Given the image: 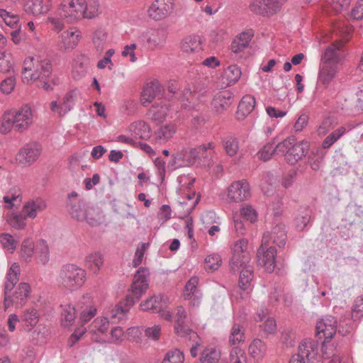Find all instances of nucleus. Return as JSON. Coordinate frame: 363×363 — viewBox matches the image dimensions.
Returning <instances> with one entry per match:
<instances>
[{"label": "nucleus", "instance_id": "1", "mask_svg": "<svg viewBox=\"0 0 363 363\" xmlns=\"http://www.w3.org/2000/svg\"><path fill=\"white\" fill-rule=\"evenodd\" d=\"M52 73V65L48 60H38L33 57H26L23 63L22 81L30 84L36 82L37 86L45 91H50L52 86L50 77Z\"/></svg>", "mask_w": 363, "mask_h": 363}, {"label": "nucleus", "instance_id": "2", "mask_svg": "<svg viewBox=\"0 0 363 363\" xmlns=\"http://www.w3.org/2000/svg\"><path fill=\"white\" fill-rule=\"evenodd\" d=\"M33 122V113L28 104L22 105L18 108L11 109L4 112L0 119V133L8 134L13 129L23 133L28 130Z\"/></svg>", "mask_w": 363, "mask_h": 363}, {"label": "nucleus", "instance_id": "3", "mask_svg": "<svg viewBox=\"0 0 363 363\" xmlns=\"http://www.w3.org/2000/svg\"><path fill=\"white\" fill-rule=\"evenodd\" d=\"M19 257L26 263L34 261L38 265L45 266L50 259V246L43 239L35 242L31 238H26L21 244Z\"/></svg>", "mask_w": 363, "mask_h": 363}, {"label": "nucleus", "instance_id": "4", "mask_svg": "<svg viewBox=\"0 0 363 363\" xmlns=\"http://www.w3.org/2000/svg\"><path fill=\"white\" fill-rule=\"evenodd\" d=\"M333 30L334 32L340 33L341 39L335 40L325 49L323 62L337 65L345 57L343 46L349 40V36L353 29L349 25L337 23L334 26Z\"/></svg>", "mask_w": 363, "mask_h": 363}, {"label": "nucleus", "instance_id": "5", "mask_svg": "<svg viewBox=\"0 0 363 363\" xmlns=\"http://www.w3.org/2000/svg\"><path fill=\"white\" fill-rule=\"evenodd\" d=\"M86 279V271L74 264H67L62 267L57 277V284L69 291H74L80 289Z\"/></svg>", "mask_w": 363, "mask_h": 363}, {"label": "nucleus", "instance_id": "6", "mask_svg": "<svg viewBox=\"0 0 363 363\" xmlns=\"http://www.w3.org/2000/svg\"><path fill=\"white\" fill-rule=\"evenodd\" d=\"M310 147L306 140L298 142L294 136L286 138L277 144V150L289 164L294 165L304 157Z\"/></svg>", "mask_w": 363, "mask_h": 363}, {"label": "nucleus", "instance_id": "7", "mask_svg": "<svg viewBox=\"0 0 363 363\" xmlns=\"http://www.w3.org/2000/svg\"><path fill=\"white\" fill-rule=\"evenodd\" d=\"M12 290L4 291V308L5 311L11 307L20 309L26 303L30 293V287L27 283H21L13 292Z\"/></svg>", "mask_w": 363, "mask_h": 363}, {"label": "nucleus", "instance_id": "8", "mask_svg": "<svg viewBox=\"0 0 363 363\" xmlns=\"http://www.w3.org/2000/svg\"><path fill=\"white\" fill-rule=\"evenodd\" d=\"M251 196L249 182L245 179L233 182L223 194L229 203H239L247 200Z\"/></svg>", "mask_w": 363, "mask_h": 363}, {"label": "nucleus", "instance_id": "9", "mask_svg": "<svg viewBox=\"0 0 363 363\" xmlns=\"http://www.w3.org/2000/svg\"><path fill=\"white\" fill-rule=\"evenodd\" d=\"M79 95L78 89L68 91L61 98L50 102V111L60 118L64 117L73 108Z\"/></svg>", "mask_w": 363, "mask_h": 363}, {"label": "nucleus", "instance_id": "10", "mask_svg": "<svg viewBox=\"0 0 363 363\" xmlns=\"http://www.w3.org/2000/svg\"><path fill=\"white\" fill-rule=\"evenodd\" d=\"M248 241L246 239L237 240L232 248L233 256L230 262V269L233 272H238L247 264L250 259L249 252L247 251Z\"/></svg>", "mask_w": 363, "mask_h": 363}, {"label": "nucleus", "instance_id": "11", "mask_svg": "<svg viewBox=\"0 0 363 363\" xmlns=\"http://www.w3.org/2000/svg\"><path fill=\"white\" fill-rule=\"evenodd\" d=\"M269 235H263L262 244L257 250L258 264L263 267L268 272H272L276 265L277 250L274 247H267Z\"/></svg>", "mask_w": 363, "mask_h": 363}, {"label": "nucleus", "instance_id": "12", "mask_svg": "<svg viewBox=\"0 0 363 363\" xmlns=\"http://www.w3.org/2000/svg\"><path fill=\"white\" fill-rule=\"evenodd\" d=\"M84 0H63L57 9L58 15L69 22L82 18Z\"/></svg>", "mask_w": 363, "mask_h": 363}, {"label": "nucleus", "instance_id": "13", "mask_svg": "<svg viewBox=\"0 0 363 363\" xmlns=\"http://www.w3.org/2000/svg\"><path fill=\"white\" fill-rule=\"evenodd\" d=\"M149 272L145 268H140L135 274L133 281L130 286L131 294L127 296L130 300L138 301L147 291L149 287Z\"/></svg>", "mask_w": 363, "mask_h": 363}, {"label": "nucleus", "instance_id": "14", "mask_svg": "<svg viewBox=\"0 0 363 363\" xmlns=\"http://www.w3.org/2000/svg\"><path fill=\"white\" fill-rule=\"evenodd\" d=\"M199 150L200 149H197L196 147L194 148L183 149L178 151L172 155L169 165H171L173 169L194 165L197 160L200 158L198 152Z\"/></svg>", "mask_w": 363, "mask_h": 363}, {"label": "nucleus", "instance_id": "15", "mask_svg": "<svg viewBox=\"0 0 363 363\" xmlns=\"http://www.w3.org/2000/svg\"><path fill=\"white\" fill-rule=\"evenodd\" d=\"M42 148L37 143H30L22 147L16 156L17 162L28 167L33 164L40 157Z\"/></svg>", "mask_w": 363, "mask_h": 363}, {"label": "nucleus", "instance_id": "16", "mask_svg": "<svg viewBox=\"0 0 363 363\" xmlns=\"http://www.w3.org/2000/svg\"><path fill=\"white\" fill-rule=\"evenodd\" d=\"M296 354L306 359L309 363H321L323 358L318 343L311 339H305L300 343Z\"/></svg>", "mask_w": 363, "mask_h": 363}, {"label": "nucleus", "instance_id": "17", "mask_svg": "<svg viewBox=\"0 0 363 363\" xmlns=\"http://www.w3.org/2000/svg\"><path fill=\"white\" fill-rule=\"evenodd\" d=\"M81 38V31L76 28H71L63 31L58 38L59 50L63 52L72 50L77 46Z\"/></svg>", "mask_w": 363, "mask_h": 363}, {"label": "nucleus", "instance_id": "18", "mask_svg": "<svg viewBox=\"0 0 363 363\" xmlns=\"http://www.w3.org/2000/svg\"><path fill=\"white\" fill-rule=\"evenodd\" d=\"M109 320L106 317H98L88 327V333L91 338L97 342H106Z\"/></svg>", "mask_w": 363, "mask_h": 363}, {"label": "nucleus", "instance_id": "19", "mask_svg": "<svg viewBox=\"0 0 363 363\" xmlns=\"http://www.w3.org/2000/svg\"><path fill=\"white\" fill-rule=\"evenodd\" d=\"M163 94V88L161 84L154 80L147 83L140 94V101L143 106H148L156 98H159Z\"/></svg>", "mask_w": 363, "mask_h": 363}, {"label": "nucleus", "instance_id": "20", "mask_svg": "<svg viewBox=\"0 0 363 363\" xmlns=\"http://www.w3.org/2000/svg\"><path fill=\"white\" fill-rule=\"evenodd\" d=\"M77 311L79 320L86 323L93 318L97 313L96 306L93 298L84 296L78 303Z\"/></svg>", "mask_w": 363, "mask_h": 363}, {"label": "nucleus", "instance_id": "21", "mask_svg": "<svg viewBox=\"0 0 363 363\" xmlns=\"http://www.w3.org/2000/svg\"><path fill=\"white\" fill-rule=\"evenodd\" d=\"M172 6L167 0H155L147 10L148 16L155 20L161 21L167 18L172 12Z\"/></svg>", "mask_w": 363, "mask_h": 363}, {"label": "nucleus", "instance_id": "22", "mask_svg": "<svg viewBox=\"0 0 363 363\" xmlns=\"http://www.w3.org/2000/svg\"><path fill=\"white\" fill-rule=\"evenodd\" d=\"M337 321L333 316H327L316 324V335L325 340L331 339L336 333Z\"/></svg>", "mask_w": 363, "mask_h": 363}, {"label": "nucleus", "instance_id": "23", "mask_svg": "<svg viewBox=\"0 0 363 363\" xmlns=\"http://www.w3.org/2000/svg\"><path fill=\"white\" fill-rule=\"evenodd\" d=\"M134 303L135 301L130 300V298L121 300L110 308L108 315L111 320L121 321L127 316L131 306Z\"/></svg>", "mask_w": 363, "mask_h": 363}, {"label": "nucleus", "instance_id": "24", "mask_svg": "<svg viewBox=\"0 0 363 363\" xmlns=\"http://www.w3.org/2000/svg\"><path fill=\"white\" fill-rule=\"evenodd\" d=\"M52 6V0H27L23 8L28 13L40 16L47 13Z\"/></svg>", "mask_w": 363, "mask_h": 363}, {"label": "nucleus", "instance_id": "25", "mask_svg": "<svg viewBox=\"0 0 363 363\" xmlns=\"http://www.w3.org/2000/svg\"><path fill=\"white\" fill-rule=\"evenodd\" d=\"M180 48L186 55L196 54L203 49L202 38L198 35H187L181 41Z\"/></svg>", "mask_w": 363, "mask_h": 363}, {"label": "nucleus", "instance_id": "26", "mask_svg": "<svg viewBox=\"0 0 363 363\" xmlns=\"http://www.w3.org/2000/svg\"><path fill=\"white\" fill-rule=\"evenodd\" d=\"M172 318H174V331L180 336L189 334L191 330L186 324V313L182 306H177L174 311H171Z\"/></svg>", "mask_w": 363, "mask_h": 363}, {"label": "nucleus", "instance_id": "27", "mask_svg": "<svg viewBox=\"0 0 363 363\" xmlns=\"http://www.w3.org/2000/svg\"><path fill=\"white\" fill-rule=\"evenodd\" d=\"M337 73V66L330 63H323L318 75V84L327 88L335 79Z\"/></svg>", "mask_w": 363, "mask_h": 363}, {"label": "nucleus", "instance_id": "28", "mask_svg": "<svg viewBox=\"0 0 363 363\" xmlns=\"http://www.w3.org/2000/svg\"><path fill=\"white\" fill-rule=\"evenodd\" d=\"M199 279L196 277H191L186 284L184 290V298L190 301L193 306H198L201 302V294L198 289Z\"/></svg>", "mask_w": 363, "mask_h": 363}, {"label": "nucleus", "instance_id": "29", "mask_svg": "<svg viewBox=\"0 0 363 363\" xmlns=\"http://www.w3.org/2000/svg\"><path fill=\"white\" fill-rule=\"evenodd\" d=\"M47 208L46 202L40 198L31 199L25 203L22 208V213L28 218L34 219Z\"/></svg>", "mask_w": 363, "mask_h": 363}, {"label": "nucleus", "instance_id": "30", "mask_svg": "<svg viewBox=\"0 0 363 363\" xmlns=\"http://www.w3.org/2000/svg\"><path fill=\"white\" fill-rule=\"evenodd\" d=\"M154 311L160 314L161 318L172 322V314L171 311L167 310L170 303L169 298L165 295L153 296Z\"/></svg>", "mask_w": 363, "mask_h": 363}, {"label": "nucleus", "instance_id": "31", "mask_svg": "<svg viewBox=\"0 0 363 363\" xmlns=\"http://www.w3.org/2000/svg\"><path fill=\"white\" fill-rule=\"evenodd\" d=\"M233 94L229 90H224L216 94L213 99L212 106L217 113H223L231 105Z\"/></svg>", "mask_w": 363, "mask_h": 363}, {"label": "nucleus", "instance_id": "32", "mask_svg": "<svg viewBox=\"0 0 363 363\" xmlns=\"http://www.w3.org/2000/svg\"><path fill=\"white\" fill-rule=\"evenodd\" d=\"M177 130V127L174 123L162 125L155 131V141L159 144H165L174 137Z\"/></svg>", "mask_w": 363, "mask_h": 363}, {"label": "nucleus", "instance_id": "33", "mask_svg": "<svg viewBox=\"0 0 363 363\" xmlns=\"http://www.w3.org/2000/svg\"><path fill=\"white\" fill-rule=\"evenodd\" d=\"M130 136L135 139L147 140L151 136V129L149 125L143 121L132 123L128 128Z\"/></svg>", "mask_w": 363, "mask_h": 363}, {"label": "nucleus", "instance_id": "34", "mask_svg": "<svg viewBox=\"0 0 363 363\" xmlns=\"http://www.w3.org/2000/svg\"><path fill=\"white\" fill-rule=\"evenodd\" d=\"M104 263V255L99 252H92L87 255L84 259V265L92 274L97 275Z\"/></svg>", "mask_w": 363, "mask_h": 363}, {"label": "nucleus", "instance_id": "35", "mask_svg": "<svg viewBox=\"0 0 363 363\" xmlns=\"http://www.w3.org/2000/svg\"><path fill=\"white\" fill-rule=\"evenodd\" d=\"M169 111V104L166 99L155 103L148 111L150 118L155 121H163Z\"/></svg>", "mask_w": 363, "mask_h": 363}, {"label": "nucleus", "instance_id": "36", "mask_svg": "<svg viewBox=\"0 0 363 363\" xmlns=\"http://www.w3.org/2000/svg\"><path fill=\"white\" fill-rule=\"evenodd\" d=\"M253 36L254 32L252 29L242 32L232 42L230 46L231 51L236 54L242 52L248 47Z\"/></svg>", "mask_w": 363, "mask_h": 363}, {"label": "nucleus", "instance_id": "37", "mask_svg": "<svg viewBox=\"0 0 363 363\" xmlns=\"http://www.w3.org/2000/svg\"><path fill=\"white\" fill-rule=\"evenodd\" d=\"M242 75L240 68L236 65L227 67L223 72L221 80L227 86H233L238 82Z\"/></svg>", "mask_w": 363, "mask_h": 363}, {"label": "nucleus", "instance_id": "38", "mask_svg": "<svg viewBox=\"0 0 363 363\" xmlns=\"http://www.w3.org/2000/svg\"><path fill=\"white\" fill-rule=\"evenodd\" d=\"M87 207L88 206L82 201L76 199H70L68 204V211L74 219L78 221H84L86 217L85 213Z\"/></svg>", "mask_w": 363, "mask_h": 363}, {"label": "nucleus", "instance_id": "39", "mask_svg": "<svg viewBox=\"0 0 363 363\" xmlns=\"http://www.w3.org/2000/svg\"><path fill=\"white\" fill-rule=\"evenodd\" d=\"M82 7L84 18L93 19L102 13L99 0H84Z\"/></svg>", "mask_w": 363, "mask_h": 363}, {"label": "nucleus", "instance_id": "40", "mask_svg": "<svg viewBox=\"0 0 363 363\" xmlns=\"http://www.w3.org/2000/svg\"><path fill=\"white\" fill-rule=\"evenodd\" d=\"M89 64V60L85 55L76 56L72 64V77L75 79H80L84 77L87 72Z\"/></svg>", "mask_w": 363, "mask_h": 363}, {"label": "nucleus", "instance_id": "41", "mask_svg": "<svg viewBox=\"0 0 363 363\" xmlns=\"http://www.w3.org/2000/svg\"><path fill=\"white\" fill-rule=\"evenodd\" d=\"M255 99L253 96L247 94L244 96L239 103L237 118L238 120H242L249 115L255 108Z\"/></svg>", "mask_w": 363, "mask_h": 363}, {"label": "nucleus", "instance_id": "42", "mask_svg": "<svg viewBox=\"0 0 363 363\" xmlns=\"http://www.w3.org/2000/svg\"><path fill=\"white\" fill-rule=\"evenodd\" d=\"M267 234L268 237V242L269 243V240H272V242L277 245L279 247H282L285 245L286 234L285 230V225L282 223L278 224L274 226L270 233L267 232L264 234L265 235Z\"/></svg>", "mask_w": 363, "mask_h": 363}, {"label": "nucleus", "instance_id": "43", "mask_svg": "<svg viewBox=\"0 0 363 363\" xmlns=\"http://www.w3.org/2000/svg\"><path fill=\"white\" fill-rule=\"evenodd\" d=\"M20 273L21 267L19 264L17 262L13 263L6 274L4 291L13 289L15 285L19 280Z\"/></svg>", "mask_w": 363, "mask_h": 363}, {"label": "nucleus", "instance_id": "44", "mask_svg": "<svg viewBox=\"0 0 363 363\" xmlns=\"http://www.w3.org/2000/svg\"><path fill=\"white\" fill-rule=\"evenodd\" d=\"M40 319L38 311L34 308H29L24 311L21 320L25 323L26 330L31 331L38 324Z\"/></svg>", "mask_w": 363, "mask_h": 363}, {"label": "nucleus", "instance_id": "45", "mask_svg": "<svg viewBox=\"0 0 363 363\" xmlns=\"http://www.w3.org/2000/svg\"><path fill=\"white\" fill-rule=\"evenodd\" d=\"M351 0H327L325 12L330 15H337L347 9Z\"/></svg>", "mask_w": 363, "mask_h": 363}, {"label": "nucleus", "instance_id": "46", "mask_svg": "<svg viewBox=\"0 0 363 363\" xmlns=\"http://www.w3.org/2000/svg\"><path fill=\"white\" fill-rule=\"evenodd\" d=\"M245 340V334L243 328L238 323L233 324L228 336L229 343L231 345H238L243 343Z\"/></svg>", "mask_w": 363, "mask_h": 363}, {"label": "nucleus", "instance_id": "47", "mask_svg": "<svg viewBox=\"0 0 363 363\" xmlns=\"http://www.w3.org/2000/svg\"><path fill=\"white\" fill-rule=\"evenodd\" d=\"M108 42V33L105 29L99 28L93 33L92 43L96 50L101 52Z\"/></svg>", "mask_w": 363, "mask_h": 363}, {"label": "nucleus", "instance_id": "48", "mask_svg": "<svg viewBox=\"0 0 363 363\" xmlns=\"http://www.w3.org/2000/svg\"><path fill=\"white\" fill-rule=\"evenodd\" d=\"M126 339L125 332L121 326L113 327L106 337V342L120 345Z\"/></svg>", "mask_w": 363, "mask_h": 363}, {"label": "nucleus", "instance_id": "49", "mask_svg": "<svg viewBox=\"0 0 363 363\" xmlns=\"http://www.w3.org/2000/svg\"><path fill=\"white\" fill-rule=\"evenodd\" d=\"M265 344L259 339L254 340L249 346V353L257 360L261 359L266 354Z\"/></svg>", "mask_w": 363, "mask_h": 363}, {"label": "nucleus", "instance_id": "50", "mask_svg": "<svg viewBox=\"0 0 363 363\" xmlns=\"http://www.w3.org/2000/svg\"><path fill=\"white\" fill-rule=\"evenodd\" d=\"M27 218V216H26L22 211L21 213H7L6 215V220L9 225L18 230L26 228Z\"/></svg>", "mask_w": 363, "mask_h": 363}, {"label": "nucleus", "instance_id": "51", "mask_svg": "<svg viewBox=\"0 0 363 363\" xmlns=\"http://www.w3.org/2000/svg\"><path fill=\"white\" fill-rule=\"evenodd\" d=\"M245 269L242 270L240 279H239V286L243 290L249 289L251 284V281L253 279V272L252 268L248 266L247 264L243 265Z\"/></svg>", "mask_w": 363, "mask_h": 363}, {"label": "nucleus", "instance_id": "52", "mask_svg": "<svg viewBox=\"0 0 363 363\" xmlns=\"http://www.w3.org/2000/svg\"><path fill=\"white\" fill-rule=\"evenodd\" d=\"M274 154L281 155L277 150V144L275 145L274 142H269L260 149L257 153V156L259 159L263 161H267Z\"/></svg>", "mask_w": 363, "mask_h": 363}, {"label": "nucleus", "instance_id": "53", "mask_svg": "<svg viewBox=\"0 0 363 363\" xmlns=\"http://www.w3.org/2000/svg\"><path fill=\"white\" fill-rule=\"evenodd\" d=\"M223 147L225 153L230 157L237 155L239 150L238 140L234 137H227L222 142Z\"/></svg>", "mask_w": 363, "mask_h": 363}, {"label": "nucleus", "instance_id": "54", "mask_svg": "<svg viewBox=\"0 0 363 363\" xmlns=\"http://www.w3.org/2000/svg\"><path fill=\"white\" fill-rule=\"evenodd\" d=\"M220 358V352L214 347H208L203 351L201 359L203 363H216Z\"/></svg>", "mask_w": 363, "mask_h": 363}, {"label": "nucleus", "instance_id": "55", "mask_svg": "<svg viewBox=\"0 0 363 363\" xmlns=\"http://www.w3.org/2000/svg\"><path fill=\"white\" fill-rule=\"evenodd\" d=\"M13 69V59L11 53L0 52V72L9 73Z\"/></svg>", "mask_w": 363, "mask_h": 363}, {"label": "nucleus", "instance_id": "56", "mask_svg": "<svg viewBox=\"0 0 363 363\" xmlns=\"http://www.w3.org/2000/svg\"><path fill=\"white\" fill-rule=\"evenodd\" d=\"M76 318V309L73 306H65L62 312V323L64 326L72 325Z\"/></svg>", "mask_w": 363, "mask_h": 363}, {"label": "nucleus", "instance_id": "57", "mask_svg": "<svg viewBox=\"0 0 363 363\" xmlns=\"http://www.w3.org/2000/svg\"><path fill=\"white\" fill-rule=\"evenodd\" d=\"M0 18L4 21L6 26L12 28L18 27L20 21L18 15L9 12L4 9H0Z\"/></svg>", "mask_w": 363, "mask_h": 363}, {"label": "nucleus", "instance_id": "58", "mask_svg": "<svg viewBox=\"0 0 363 363\" xmlns=\"http://www.w3.org/2000/svg\"><path fill=\"white\" fill-rule=\"evenodd\" d=\"M6 203L5 208L8 209L17 208L21 203L20 193L18 190L14 189L13 192L8 194L3 197Z\"/></svg>", "mask_w": 363, "mask_h": 363}, {"label": "nucleus", "instance_id": "59", "mask_svg": "<svg viewBox=\"0 0 363 363\" xmlns=\"http://www.w3.org/2000/svg\"><path fill=\"white\" fill-rule=\"evenodd\" d=\"M265 0H252L249 4L250 11L254 14L267 17Z\"/></svg>", "mask_w": 363, "mask_h": 363}, {"label": "nucleus", "instance_id": "60", "mask_svg": "<svg viewBox=\"0 0 363 363\" xmlns=\"http://www.w3.org/2000/svg\"><path fill=\"white\" fill-rule=\"evenodd\" d=\"M222 264V259L218 254H211L205 258L204 267L206 270L216 271Z\"/></svg>", "mask_w": 363, "mask_h": 363}, {"label": "nucleus", "instance_id": "61", "mask_svg": "<svg viewBox=\"0 0 363 363\" xmlns=\"http://www.w3.org/2000/svg\"><path fill=\"white\" fill-rule=\"evenodd\" d=\"M85 215L84 221L92 225L99 223L102 218L101 211L98 208L88 206Z\"/></svg>", "mask_w": 363, "mask_h": 363}, {"label": "nucleus", "instance_id": "62", "mask_svg": "<svg viewBox=\"0 0 363 363\" xmlns=\"http://www.w3.org/2000/svg\"><path fill=\"white\" fill-rule=\"evenodd\" d=\"M345 132L346 129L344 127H340L336 129L325 138V140L323 142L322 147L324 149L329 148L339 138H340V137L343 135Z\"/></svg>", "mask_w": 363, "mask_h": 363}, {"label": "nucleus", "instance_id": "63", "mask_svg": "<svg viewBox=\"0 0 363 363\" xmlns=\"http://www.w3.org/2000/svg\"><path fill=\"white\" fill-rule=\"evenodd\" d=\"M286 1V0H265L267 4L266 10L267 11V17H270L278 13Z\"/></svg>", "mask_w": 363, "mask_h": 363}, {"label": "nucleus", "instance_id": "64", "mask_svg": "<svg viewBox=\"0 0 363 363\" xmlns=\"http://www.w3.org/2000/svg\"><path fill=\"white\" fill-rule=\"evenodd\" d=\"M184 359L183 353L175 349L166 354L162 363H183Z\"/></svg>", "mask_w": 363, "mask_h": 363}]
</instances>
